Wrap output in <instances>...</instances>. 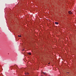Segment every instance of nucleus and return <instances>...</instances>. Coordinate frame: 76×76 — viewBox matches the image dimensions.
Wrapping results in <instances>:
<instances>
[{
    "instance_id": "obj_1",
    "label": "nucleus",
    "mask_w": 76,
    "mask_h": 76,
    "mask_svg": "<svg viewBox=\"0 0 76 76\" xmlns=\"http://www.w3.org/2000/svg\"><path fill=\"white\" fill-rule=\"evenodd\" d=\"M69 14H72V12H71L70 11H69Z\"/></svg>"
},
{
    "instance_id": "obj_8",
    "label": "nucleus",
    "mask_w": 76,
    "mask_h": 76,
    "mask_svg": "<svg viewBox=\"0 0 76 76\" xmlns=\"http://www.w3.org/2000/svg\"><path fill=\"white\" fill-rule=\"evenodd\" d=\"M23 51H24V50H23Z\"/></svg>"
},
{
    "instance_id": "obj_7",
    "label": "nucleus",
    "mask_w": 76,
    "mask_h": 76,
    "mask_svg": "<svg viewBox=\"0 0 76 76\" xmlns=\"http://www.w3.org/2000/svg\"><path fill=\"white\" fill-rule=\"evenodd\" d=\"M48 64H50V63H48Z\"/></svg>"
},
{
    "instance_id": "obj_6",
    "label": "nucleus",
    "mask_w": 76,
    "mask_h": 76,
    "mask_svg": "<svg viewBox=\"0 0 76 76\" xmlns=\"http://www.w3.org/2000/svg\"><path fill=\"white\" fill-rule=\"evenodd\" d=\"M43 74H45V72H43Z\"/></svg>"
},
{
    "instance_id": "obj_3",
    "label": "nucleus",
    "mask_w": 76,
    "mask_h": 76,
    "mask_svg": "<svg viewBox=\"0 0 76 76\" xmlns=\"http://www.w3.org/2000/svg\"><path fill=\"white\" fill-rule=\"evenodd\" d=\"M28 54L29 55H31V53H29Z\"/></svg>"
},
{
    "instance_id": "obj_9",
    "label": "nucleus",
    "mask_w": 76,
    "mask_h": 76,
    "mask_svg": "<svg viewBox=\"0 0 76 76\" xmlns=\"http://www.w3.org/2000/svg\"><path fill=\"white\" fill-rule=\"evenodd\" d=\"M68 73H69V72H67Z\"/></svg>"
},
{
    "instance_id": "obj_4",
    "label": "nucleus",
    "mask_w": 76,
    "mask_h": 76,
    "mask_svg": "<svg viewBox=\"0 0 76 76\" xmlns=\"http://www.w3.org/2000/svg\"><path fill=\"white\" fill-rule=\"evenodd\" d=\"M18 37H21V35L19 36V35H18Z\"/></svg>"
},
{
    "instance_id": "obj_5",
    "label": "nucleus",
    "mask_w": 76,
    "mask_h": 76,
    "mask_svg": "<svg viewBox=\"0 0 76 76\" xmlns=\"http://www.w3.org/2000/svg\"><path fill=\"white\" fill-rule=\"evenodd\" d=\"M29 73H26V75H28Z\"/></svg>"
},
{
    "instance_id": "obj_2",
    "label": "nucleus",
    "mask_w": 76,
    "mask_h": 76,
    "mask_svg": "<svg viewBox=\"0 0 76 76\" xmlns=\"http://www.w3.org/2000/svg\"><path fill=\"white\" fill-rule=\"evenodd\" d=\"M55 23L56 24V25H58V23L55 22Z\"/></svg>"
}]
</instances>
